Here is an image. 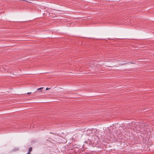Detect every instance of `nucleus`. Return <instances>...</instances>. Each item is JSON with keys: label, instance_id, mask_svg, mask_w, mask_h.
<instances>
[{"label": "nucleus", "instance_id": "nucleus-6", "mask_svg": "<svg viewBox=\"0 0 154 154\" xmlns=\"http://www.w3.org/2000/svg\"><path fill=\"white\" fill-rule=\"evenodd\" d=\"M1 71H4V70H2L1 69Z\"/></svg>", "mask_w": 154, "mask_h": 154}, {"label": "nucleus", "instance_id": "nucleus-7", "mask_svg": "<svg viewBox=\"0 0 154 154\" xmlns=\"http://www.w3.org/2000/svg\"><path fill=\"white\" fill-rule=\"evenodd\" d=\"M2 68L4 69V68L3 67H2Z\"/></svg>", "mask_w": 154, "mask_h": 154}, {"label": "nucleus", "instance_id": "nucleus-1", "mask_svg": "<svg viewBox=\"0 0 154 154\" xmlns=\"http://www.w3.org/2000/svg\"><path fill=\"white\" fill-rule=\"evenodd\" d=\"M43 88V87H41L37 89V90H40L39 92H40L42 91V90Z\"/></svg>", "mask_w": 154, "mask_h": 154}, {"label": "nucleus", "instance_id": "nucleus-2", "mask_svg": "<svg viewBox=\"0 0 154 154\" xmlns=\"http://www.w3.org/2000/svg\"><path fill=\"white\" fill-rule=\"evenodd\" d=\"M32 147H30L29 148V152H31V151H32Z\"/></svg>", "mask_w": 154, "mask_h": 154}, {"label": "nucleus", "instance_id": "nucleus-3", "mask_svg": "<svg viewBox=\"0 0 154 154\" xmlns=\"http://www.w3.org/2000/svg\"><path fill=\"white\" fill-rule=\"evenodd\" d=\"M50 89H51V88H46V90H48Z\"/></svg>", "mask_w": 154, "mask_h": 154}, {"label": "nucleus", "instance_id": "nucleus-4", "mask_svg": "<svg viewBox=\"0 0 154 154\" xmlns=\"http://www.w3.org/2000/svg\"><path fill=\"white\" fill-rule=\"evenodd\" d=\"M31 93V92H28V93H27V94H30Z\"/></svg>", "mask_w": 154, "mask_h": 154}, {"label": "nucleus", "instance_id": "nucleus-5", "mask_svg": "<svg viewBox=\"0 0 154 154\" xmlns=\"http://www.w3.org/2000/svg\"><path fill=\"white\" fill-rule=\"evenodd\" d=\"M27 154H30V152H28Z\"/></svg>", "mask_w": 154, "mask_h": 154}]
</instances>
